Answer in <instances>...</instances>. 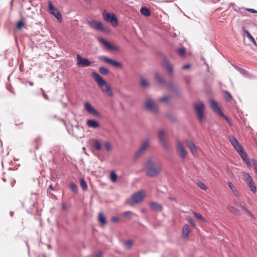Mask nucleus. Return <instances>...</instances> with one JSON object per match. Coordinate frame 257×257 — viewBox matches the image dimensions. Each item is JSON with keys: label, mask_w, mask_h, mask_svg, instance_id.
<instances>
[{"label": "nucleus", "mask_w": 257, "mask_h": 257, "mask_svg": "<svg viewBox=\"0 0 257 257\" xmlns=\"http://www.w3.org/2000/svg\"><path fill=\"white\" fill-rule=\"evenodd\" d=\"M145 167L147 169V176L151 177L158 175L162 169L161 164L159 161H155L152 158H149L145 163Z\"/></svg>", "instance_id": "nucleus-1"}, {"label": "nucleus", "mask_w": 257, "mask_h": 257, "mask_svg": "<svg viewBox=\"0 0 257 257\" xmlns=\"http://www.w3.org/2000/svg\"><path fill=\"white\" fill-rule=\"evenodd\" d=\"M92 76L102 91L106 93L109 96L113 95L111 87L98 73L94 72L92 73Z\"/></svg>", "instance_id": "nucleus-2"}, {"label": "nucleus", "mask_w": 257, "mask_h": 257, "mask_svg": "<svg viewBox=\"0 0 257 257\" xmlns=\"http://www.w3.org/2000/svg\"><path fill=\"white\" fill-rule=\"evenodd\" d=\"M145 195V192L144 190L136 192L133 194L130 199L126 201V203L132 206L140 203L143 200Z\"/></svg>", "instance_id": "nucleus-3"}, {"label": "nucleus", "mask_w": 257, "mask_h": 257, "mask_svg": "<svg viewBox=\"0 0 257 257\" xmlns=\"http://www.w3.org/2000/svg\"><path fill=\"white\" fill-rule=\"evenodd\" d=\"M193 105L199 121L201 124H202L205 122L204 117L205 105L203 102H200L199 104L195 103Z\"/></svg>", "instance_id": "nucleus-4"}, {"label": "nucleus", "mask_w": 257, "mask_h": 257, "mask_svg": "<svg viewBox=\"0 0 257 257\" xmlns=\"http://www.w3.org/2000/svg\"><path fill=\"white\" fill-rule=\"evenodd\" d=\"M103 17L105 21L110 23L113 26L116 27L117 26V19L114 14L107 13L104 10L103 13Z\"/></svg>", "instance_id": "nucleus-5"}, {"label": "nucleus", "mask_w": 257, "mask_h": 257, "mask_svg": "<svg viewBox=\"0 0 257 257\" xmlns=\"http://www.w3.org/2000/svg\"><path fill=\"white\" fill-rule=\"evenodd\" d=\"M89 24L91 27L94 28L97 30L101 31L104 33L108 32V29L106 27H104L102 24L100 22L96 21L95 20H92L89 22Z\"/></svg>", "instance_id": "nucleus-6"}, {"label": "nucleus", "mask_w": 257, "mask_h": 257, "mask_svg": "<svg viewBox=\"0 0 257 257\" xmlns=\"http://www.w3.org/2000/svg\"><path fill=\"white\" fill-rule=\"evenodd\" d=\"M150 143V140L149 139H146L144 140L142 143V145L140 147L138 151L136 153L134 158L135 159H138L142 155V154L146 151L149 146Z\"/></svg>", "instance_id": "nucleus-7"}, {"label": "nucleus", "mask_w": 257, "mask_h": 257, "mask_svg": "<svg viewBox=\"0 0 257 257\" xmlns=\"http://www.w3.org/2000/svg\"><path fill=\"white\" fill-rule=\"evenodd\" d=\"M99 59L115 67L122 68V64L120 62L115 61V60H114L109 57H107L106 56H101V57H100Z\"/></svg>", "instance_id": "nucleus-8"}, {"label": "nucleus", "mask_w": 257, "mask_h": 257, "mask_svg": "<svg viewBox=\"0 0 257 257\" xmlns=\"http://www.w3.org/2000/svg\"><path fill=\"white\" fill-rule=\"evenodd\" d=\"M49 12L59 21L62 20V15L60 12L57 9L54 7L52 2L50 1L49 2Z\"/></svg>", "instance_id": "nucleus-9"}, {"label": "nucleus", "mask_w": 257, "mask_h": 257, "mask_svg": "<svg viewBox=\"0 0 257 257\" xmlns=\"http://www.w3.org/2000/svg\"><path fill=\"white\" fill-rule=\"evenodd\" d=\"M84 107L86 110L90 114L96 116L97 117H100L101 114L98 111L92 106V105L88 102H86L84 103Z\"/></svg>", "instance_id": "nucleus-10"}, {"label": "nucleus", "mask_w": 257, "mask_h": 257, "mask_svg": "<svg viewBox=\"0 0 257 257\" xmlns=\"http://www.w3.org/2000/svg\"><path fill=\"white\" fill-rule=\"evenodd\" d=\"M145 107L147 109L154 112L157 113L158 111V107L155 104L153 100L149 99L145 102Z\"/></svg>", "instance_id": "nucleus-11"}, {"label": "nucleus", "mask_w": 257, "mask_h": 257, "mask_svg": "<svg viewBox=\"0 0 257 257\" xmlns=\"http://www.w3.org/2000/svg\"><path fill=\"white\" fill-rule=\"evenodd\" d=\"M97 40L100 43L104 45L105 46V47L106 48H107L108 50H113L114 51H118V48L116 46L113 45L112 44H111L110 43H109V42L105 40L103 38L98 37Z\"/></svg>", "instance_id": "nucleus-12"}, {"label": "nucleus", "mask_w": 257, "mask_h": 257, "mask_svg": "<svg viewBox=\"0 0 257 257\" xmlns=\"http://www.w3.org/2000/svg\"><path fill=\"white\" fill-rule=\"evenodd\" d=\"M77 65L79 67L89 66L91 63L90 60L86 58H83L79 55H77Z\"/></svg>", "instance_id": "nucleus-13"}, {"label": "nucleus", "mask_w": 257, "mask_h": 257, "mask_svg": "<svg viewBox=\"0 0 257 257\" xmlns=\"http://www.w3.org/2000/svg\"><path fill=\"white\" fill-rule=\"evenodd\" d=\"M162 65L165 67L167 69L168 73L170 75H172L173 72V66L170 61L166 57H164L162 62Z\"/></svg>", "instance_id": "nucleus-14"}, {"label": "nucleus", "mask_w": 257, "mask_h": 257, "mask_svg": "<svg viewBox=\"0 0 257 257\" xmlns=\"http://www.w3.org/2000/svg\"><path fill=\"white\" fill-rule=\"evenodd\" d=\"M176 147L177 151L180 157L181 158H184L186 156L187 153L185 148L183 147V146L182 145L180 142H177Z\"/></svg>", "instance_id": "nucleus-15"}, {"label": "nucleus", "mask_w": 257, "mask_h": 257, "mask_svg": "<svg viewBox=\"0 0 257 257\" xmlns=\"http://www.w3.org/2000/svg\"><path fill=\"white\" fill-rule=\"evenodd\" d=\"M210 104L214 112L219 115H223V112H222L219 107L218 106V104L213 99H211L210 100Z\"/></svg>", "instance_id": "nucleus-16"}, {"label": "nucleus", "mask_w": 257, "mask_h": 257, "mask_svg": "<svg viewBox=\"0 0 257 257\" xmlns=\"http://www.w3.org/2000/svg\"><path fill=\"white\" fill-rule=\"evenodd\" d=\"M210 104L214 112L219 115H223V112H222L219 107L218 106V104L213 99H211L210 100Z\"/></svg>", "instance_id": "nucleus-17"}, {"label": "nucleus", "mask_w": 257, "mask_h": 257, "mask_svg": "<svg viewBox=\"0 0 257 257\" xmlns=\"http://www.w3.org/2000/svg\"><path fill=\"white\" fill-rule=\"evenodd\" d=\"M158 137L160 144L164 149H167L168 148V146L165 140V134L163 130H160L159 131Z\"/></svg>", "instance_id": "nucleus-18"}, {"label": "nucleus", "mask_w": 257, "mask_h": 257, "mask_svg": "<svg viewBox=\"0 0 257 257\" xmlns=\"http://www.w3.org/2000/svg\"><path fill=\"white\" fill-rule=\"evenodd\" d=\"M246 180L248 182V185L250 188V190L254 193L256 192V187L254 183L252 181L251 176L249 174H247Z\"/></svg>", "instance_id": "nucleus-19"}, {"label": "nucleus", "mask_w": 257, "mask_h": 257, "mask_svg": "<svg viewBox=\"0 0 257 257\" xmlns=\"http://www.w3.org/2000/svg\"><path fill=\"white\" fill-rule=\"evenodd\" d=\"M150 206L151 209L155 211H161L163 209L162 205L156 202H150Z\"/></svg>", "instance_id": "nucleus-20"}, {"label": "nucleus", "mask_w": 257, "mask_h": 257, "mask_svg": "<svg viewBox=\"0 0 257 257\" xmlns=\"http://www.w3.org/2000/svg\"><path fill=\"white\" fill-rule=\"evenodd\" d=\"M86 124L89 127L93 128H96L99 126L98 122L94 119H87Z\"/></svg>", "instance_id": "nucleus-21"}, {"label": "nucleus", "mask_w": 257, "mask_h": 257, "mask_svg": "<svg viewBox=\"0 0 257 257\" xmlns=\"http://www.w3.org/2000/svg\"><path fill=\"white\" fill-rule=\"evenodd\" d=\"M239 154L240 156L242 159L243 160V161L245 163L247 166L248 167H251V164L250 163L249 158H248L246 153L244 151L242 152L239 153Z\"/></svg>", "instance_id": "nucleus-22"}, {"label": "nucleus", "mask_w": 257, "mask_h": 257, "mask_svg": "<svg viewBox=\"0 0 257 257\" xmlns=\"http://www.w3.org/2000/svg\"><path fill=\"white\" fill-rule=\"evenodd\" d=\"M187 146H188V148H189V149L190 150V151L191 152V153L194 155H195L196 154H197L196 148L195 144L193 142H192L191 141L188 142Z\"/></svg>", "instance_id": "nucleus-23"}, {"label": "nucleus", "mask_w": 257, "mask_h": 257, "mask_svg": "<svg viewBox=\"0 0 257 257\" xmlns=\"http://www.w3.org/2000/svg\"><path fill=\"white\" fill-rule=\"evenodd\" d=\"M190 231V228L188 224H185L182 228V236L183 237H186L188 236Z\"/></svg>", "instance_id": "nucleus-24"}, {"label": "nucleus", "mask_w": 257, "mask_h": 257, "mask_svg": "<svg viewBox=\"0 0 257 257\" xmlns=\"http://www.w3.org/2000/svg\"><path fill=\"white\" fill-rule=\"evenodd\" d=\"M92 147L96 150H100L101 146L100 141L98 140H93L92 141Z\"/></svg>", "instance_id": "nucleus-25"}, {"label": "nucleus", "mask_w": 257, "mask_h": 257, "mask_svg": "<svg viewBox=\"0 0 257 257\" xmlns=\"http://www.w3.org/2000/svg\"><path fill=\"white\" fill-rule=\"evenodd\" d=\"M244 33L246 35V37L248 38L250 41H251L256 47H257V44L255 39L250 34V33L246 30L243 31Z\"/></svg>", "instance_id": "nucleus-26"}, {"label": "nucleus", "mask_w": 257, "mask_h": 257, "mask_svg": "<svg viewBox=\"0 0 257 257\" xmlns=\"http://www.w3.org/2000/svg\"><path fill=\"white\" fill-rule=\"evenodd\" d=\"M140 12L142 14L144 15L145 16H150L151 15L150 10L147 7H142Z\"/></svg>", "instance_id": "nucleus-27"}, {"label": "nucleus", "mask_w": 257, "mask_h": 257, "mask_svg": "<svg viewBox=\"0 0 257 257\" xmlns=\"http://www.w3.org/2000/svg\"><path fill=\"white\" fill-rule=\"evenodd\" d=\"M155 80L160 83L164 84L165 82L164 79L159 73H156L155 74Z\"/></svg>", "instance_id": "nucleus-28"}, {"label": "nucleus", "mask_w": 257, "mask_h": 257, "mask_svg": "<svg viewBox=\"0 0 257 257\" xmlns=\"http://www.w3.org/2000/svg\"><path fill=\"white\" fill-rule=\"evenodd\" d=\"M140 85L144 88L147 87L149 85V83L147 79L145 78H141Z\"/></svg>", "instance_id": "nucleus-29"}, {"label": "nucleus", "mask_w": 257, "mask_h": 257, "mask_svg": "<svg viewBox=\"0 0 257 257\" xmlns=\"http://www.w3.org/2000/svg\"><path fill=\"white\" fill-rule=\"evenodd\" d=\"M80 184L83 190L86 191L87 190L88 187L87 183L83 178H81L80 179Z\"/></svg>", "instance_id": "nucleus-30"}, {"label": "nucleus", "mask_w": 257, "mask_h": 257, "mask_svg": "<svg viewBox=\"0 0 257 257\" xmlns=\"http://www.w3.org/2000/svg\"><path fill=\"white\" fill-rule=\"evenodd\" d=\"M229 141L234 148L238 144H239L238 141L236 140V139L234 136H232L229 137Z\"/></svg>", "instance_id": "nucleus-31"}, {"label": "nucleus", "mask_w": 257, "mask_h": 257, "mask_svg": "<svg viewBox=\"0 0 257 257\" xmlns=\"http://www.w3.org/2000/svg\"><path fill=\"white\" fill-rule=\"evenodd\" d=\"M69 187L71 188V189L74 192V193H77L78 192V189L77 186L75 184V183L74 182H70Z\"/></svg>", "instance_id": "nucleus-32"}, {"label": "nucleus", "mask_w": 257, "mask_h": 257, "mask_svg": "<svg viewBox=\"0 0 257 257\" xmlns=\"http://www.w3.org/2000/svg\"><path fill=\"white\" fill-rule=\"evenodd\" d=\"M193 213L196 218L199 219L200 220H201L202 222L206 221V219L199 213L196 212H193Z\"/></svg>", "instance_id": "nucleus-33"}, {"label": "nucleus", "mask_w": 257, "mask_h": 257, "mask_svg": "<svg viewBox=\"0 0 257 257\" xmlns=\"http://www.w3.org/2000/svg\"><path fill=\"white\" fill-rule=\"evenodd\" d=\"M98 219L99 222L103 224H105L106 222L105 218L102 212L99 213Z\"/></svg>", "instance_id": "nucleus-34"}, {"label": "nucleus", "mask_w": 257, "mask_h": 257, "mask_svg": "<svg viewBox=\"0 0 257 257\" xmlns=\"http://www.w3.org/2000/svg\"><path fill=\"white\" fill-rule=\"evenodd\" d=\"M196 184L198 185V186L199 188H200L201 189H202L203 190H206L207 189V187H206V186L205 185V184L204 183H203L201 181H198L196 182Z\"/></svg>", "instance_id": "nucleus-35"}, {"label": "nucleus", "mask_w": 257, "mask_h": 257, "mask_svg": "<svg viewBox=\"0 0 257 257\" xmlns=\"http://www.w3.org/2000/svg\"><path fill=\"white\" fill-rule=\"evenodd\" d=\"M99 72L103 75H107L109 73V70L104 67H100L99 68Z\"/></svg>", "instance_id": "nucleus-36"}, {"label": "nucleus", "mask_w": 257, "mask_h": 257, "mask_svg": "<svg viewBox=\"0 0 257 257\" xmlns=\"http://www.w3.org/2000/svg\"><path fill=\"white\" fill-rule=\"evenodd\" d=\"M133 244V241L132 240H128L124 243V245L125 248L129 249L132 246Z\"/></svg>", "instance_id": "nucleus-37"}, {"label": "nucleus", "mask_w": 257, "mask_h": 257, "mask_svg": "<svg viewBox=\"0 0 257 257\" xmlns=\"http://www.w3.org/2000/svg\"><path fill=\"white\" fill-rule=\"evenodd\" d=\"M110 177L112 182H115L117 180V176L115 172H112L110 174Z\"/></svg>", "instance_id": "nucleus-38"}, {"label": "nucleus", "mask_w": 257, "mask_h": 257, "mask_svg": "<svg viewBox=\"0 0 257 257\" xmlns=\"http://www.w3.org/2000/svg\"><path fill=\"white\" fill-rule=\"evenodd\" d=\"M187 220L188 222L190 223V224L191 225V226L193 228L196 227V224L195 223V222H194L193 219L191 216H187Z\"/></svg>", "instance_id": "nucleus-39"}, {"label": "nucleus", "mask_w": 257, "mask_h": 257, "mask_svg": "<svg viewBox=\"0 0 257 257\" xmlns=\"http://www.w3.org/2000/svg\"><path fill=\"white\" fill-rule=\"evenodd\" d=\"M224 97L227 101H230L232 99V96L229 92L227 91H224Z\"/></svg>", "instance_id": "nucleus-40"}, {"label": "nucleus", "mask_w": 257, "mask_h": 257, "mask_svg": "<svg viewBox=\"0 0 257 257\" xmlns=\"http://www.w3.org/2000/svg\"><path fill=\"white\" fill-rule=\"evenodd\" d=\"M24 27V24L23 20L18 22L17 24V27L18 29L21 30Z\"/></svg>", "instance_id": "nucleus-41"}, {"label": "nucleus", "mask_w": 257, "mask_h": 257, "mask_svg": "<svg viewBox=\"0 0 257 257\" xmlns=\"http://www.w3.org/2000/svg\"><path fill=\"white\" fill-rule=\"evenodd\" d=\"M122 214L125 218L130 219L131 218L132 212L130 211H124Z\"/></svg>", "instance_id": "nucleus-42"}, {"label": "nucleus", "mask_w": 257, "mask_h": 257, "mask_svg": "<svg viewBox=\"0 0 257 257\" xmlns=\"http://www.w3.org/2000/svg\"><path fill=\"white\" fill-rule=\"evenodd\" d=\"M234 148L239 154L244 151L242 147L239 144L236 146Z\"/></svg>", "instance_id": "nucleus-43"}, {"label": "nucleus", "mask_w": 257, "mask_h": 257, "mask_svg": "<svg viewBox=\"0 0 257 257\" xmlns=\"http://www.w3.org/2000/svg\"><path fill=\"white\" fill-rule=\"evenodd\" d=\"M229 210L232 213H233L236 215H240V211H239V210L235 208L234 207H231L230 208Z\"/></svg>", "instance_id": "nucleus-44"}, {"label": "nucleus", "mask_w": 257, "mask_h": 257, "mask_svg": "<svg viewBox=\"0 0 257 257\" xmlns=\"http://www.w3.org/2000/svg\"><path fill=\"white\" fill-rule=\"evenodd\" d=\"M186 49L185 48H180L178 49V52L181 56H183L185 53Z\"/></svg>", "instance_id": "nucleus-45"}, {"label": "nucleus", "mask_w": 257, "mask_h": 257, "mask_svg": "<svg viewBox=\"0 0 257 257\" xmlns=\"http://www.w3.org/2000/svg\"><path fill=\"white\" fill-rule=\"evenodd\" d=\"M228 185L233 192L237 191L236 189L235 188V187L234 186L233 184L231 182H228Z\"/></svg>", "instance_id": "nucleus-46"}, {"label": "nucleus", "mask_w": 257, "mask_h": 257, "mask_svg": "<svg viewBox=\"0 0 257 257\" xmlns=\"http://www.w3.org/2000/svg\"><path fill=\"white\" fill-rule=\"evenodd\" d=\"M167 86H168V88L170 89V90H171L172 91H174L176 89V88H175L174 85L172 83H169L167 84Z\"/></svg>", "instance_id": "nucleus-47"}, {"label": "nucleus", "mask_w": 257, "mask_h": 257, "mask_svg": "<svg viewBox=\"0 0 257 257\" xmlns=\"http://www.w3.org/2000/svg\"><path fill=\"white\" fill-rule=\"evenodd\" d=\"M105 149H106L107 151H110L111 149V144L110 143L108 142H106L105 143Z\"/></svg>", "instance_id": "nucleus-48"}, {"label": "nucleus", "mask_w": 257, "mask_h": 257, "mask_svg": "<svg viewBox=\"0 0 257 257\" xmlns=\"http://www.w3.org/2000/svg\"><path fill=\"white\" fill-rule=\"evenodd\" d=\"M159 100L160 101L162 102L168 101L169 100V97L167 96H164L163 97H160L159 98Z\"/></svg>", "instance_id": "nucleus-49"}, {"label": "nucleus", "mask_w": 257, "mask_h": 257, "mask_svg": "<svg viewBox=\"0 0 257 257\" xmlns=\"http://www.w3.org/2000/svg\"><path fill=\"white\" fill-rule=\"evenodd\" d=\"M252 162L254 168L255 172L257 174V161L255 159H252Z\"/></svg>", "instance_id": "nucleus-50"}, {"label": "nucleus", "mask_w": 257, "mask_h": 257, "mask_svg": "<svg viewBox=\"0 0 257 257\" xmlns=\"http://www.w3.org/2000/svg\"><path fill=\"white\" fill-rule=\"evenodd\" d=\"M236 204L241 207L245 212H248V209H247L244 205L240 203H236Z\"/></svg>", "instance_id": "nucleus-51"}, {"label": "nucleus", "mask_w": 257, "mask_h": 257, "mask_svg": "<svg viewBox=\"0 0 257 257\" xmlns=\"http://www.w3.org/2000/svg\"><path fill=\"white\" fill-rule=\"evenodd\" d=\"M220 116L223 117L227 121V122L230 125H231L230 120L223 113V115H220Z\"/></svg>", "instance_id": "nucleus-52"}, {"label": "nucleus", "mask_w": 257, "mask_h": 257, "mask_svg": "<svg viewBox=\"0 0 257 257\" xmlns=\"http://www.w3.org/2000/svg\"><path fill=\"white\" fill-rule=\"evenodd\" d=\"M119 219L118 217L117 216H113L112 218H111V221L113 222H114V223H117V222H119Z\"/></svg>", "instance_id": "nucleus-53"}, {"label": "nucleus", "mask_w": 257, "mask_h": 257, "mask_svg": "<svg viewBox=\"0 0 257 257\" xmlns=\"http://www.w3.org/2000/svg\"><path fill=\"white\" fill-rule=\"evenodd\" d=\"M247 10L249 12L252 13H257V11H256L253 9H248Z\"/></svg>", "instance_id": "nucleus-54"}, {"label": "nucleus", "mask_w": 257, "mask_h": 257, "mask_svg": "<svg viewBox=\"0 0 257 257\" xmlns=\"http://www.w3.org/2000/svg\"><path fill=\"white\" fill-rule=\"evenodd\" d=\"M190 67V65L187 64V65L183 66L182 68L183 69H187L189 68Z\"/></svg>", "instance_id": "nucleus-55"}, {"label": "nucleus", "mask_w": 257, "mask_h": 257, "mask_svg": "<svg viewBox=\"0 0 257 257\" xmlns=\"http://www.w3.org/2000/svg\"><path fill=\"white\" fill-rule=\"evenodd\" d=\"M102 252H99L95 255V257H101L102 256Z\"/></svg>", "instance_id": "nucleus-56"}, {"label": "nucleus", "mask_w": 257, "mask_h": 257, "mask_svg": "<svg viewBox=\"0 0 257 257\" xmlns=\"http://www.w3.org/2000/svg\"><path fill=\"white\" fill-rule=\"evenodd\" d=\"M43 96L45 99H46L47 100H49V97L46 93H44L43 94Z\"/></svg>", "instance_id": "nucleus-57"}, {"label": "nucleus", "mask_w": 257, "mask_h": 257, "mask_svg": "<svg viewBox=\"0 0 257 257\" xmlns=\"http://www.w3.org/2000/svg\"><path fill=\"white\" fill-rule=\"evenodd\" d=\"M234 67L235 68V69L238 71H243L242 69H241V68H239L238 66H234Z\"/></svg>", "instance_id": "nucleus-58"}, {"label": "nucleus", "mask_w": 257, "mask_h": 257, "mask_svg": "<svg viewBox=\"0 0 257 257\" xmlns=\"http://www.w3.org/2000/svg\"><path fill=\"white\" fill-rule=\"evenodd\" d=\"M75 136L77 138H82L84 137V134H82V136H78V135H75Z\"/></svg>", "instance_id": "nucleus-59"}, {"label": "nucleus", "mask_w": 257, "mask_h": 257, "mask_svg": "<svg viewBox=\"0 0 257 257\" xmlns=\"http://www.w3.org/2000/svg\"><path fill=\"white\" fill-rule=\"evenodd\" d=\"M248 215H249L251 216H253V215L252 213H250V212L248 210V212H246Z\"/></svg>", "instance_id": "nucleus-60"}, {"label": "nucleus", "mask_w": 257, "mask_h": 257, "mask_svg": "<svg viewBox=\"0 0 257 257\" xmlns=\"http://www.w3.org/2000/svg\"><path fill=\"white\" fill-rule=\"evenodd\" d=\"M49 188L51 189L52 190H54V189H53L52 185H50L49 186Z\"/></svg>", "instance_id": "nucleus-61"}, {"label": "nucleus", "mask_w": 257, "mask_h": 257, "mask_svg": "<svg viewBox=\"0 0 257 257\" xmlns=\"http://www.w3.org/2000/svg\"><path fill=\"white\" fill-rule=\"evenodd\" d=\"M62 207H63V208L64 209H66V206L64 204H63Z\"/></svg>", "instance_id": "nucleus-62"}, {"label": "nucleus", "mask_w": 257, "mask_h": 257, "mask_svg": "<svg viewBox=\"0 0 257 257\" xmlns=\"http://www.w3.org/2000/svg\"><path fill=\"white\" fill-rule=\"evenodd\" d=\"M29 84H30L31 86L33 85V84H34L33 82H29Z\"/></svg>", "instance_id": "nucleus-63"}, {"label": "nucleus", "mask_w": 257, "mask_h": 257, "mask_svg": "<svg viewBox=\"0 0 257 257\" xmlns=\"http://www.w3.org/2000/svg\"><path fill=\"white\" fill-rule=\"evenodd\" d=\"M10 213H11V216H12L14 214V212L13 211H11L10 212Z\"/></svg>", "instance_id": "nucleus-64"}]
</instances>
